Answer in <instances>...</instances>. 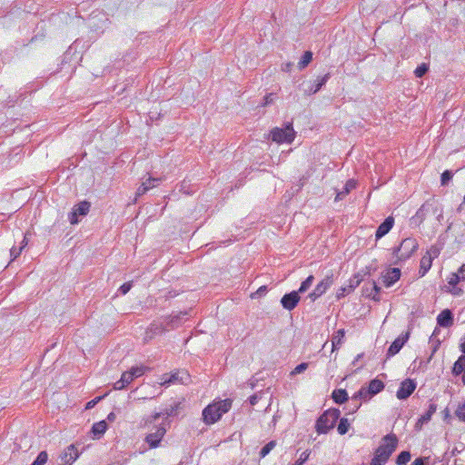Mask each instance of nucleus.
<instances>
[{
  "label": "nucleus",
  "instance_id": "31",
  "mask_svg": "<svg viewBox=\"0 0 465 465\" xmlns=\"http://www.w3.org/2000/svg\"><path fill=\"white\" fill-rule=\"evenodd\" d=\"M411 455L410 451H401L396 459L397 465H406L411 460Z\"/></svg>",
  "mask_w": 465,
  "mask_h": 465
},
{
  "label": "nucleus",
  "instance_id": "2",
  "mask_svg": "<svg viewBox=\"0 0 465 465\" xmlns=\"http://www.w3.org/2000/svg\"><path fill=\"white\" fill-rule=\"evenodd\" d=\"M232 408V401L226 399L213 402L205 407L203 411V419L206 424H213Z\"/></svg>",
  "mask_w": 465,
  "mask_h": 465
},
{
  "label": "nucleus",
  "instance_id": "13",
  "mask_svg": "<svg viewBox=\"0 0 465 465\" xmlns=\"http://www.w3.org/2000/svg\"><path fill=\"white\" fill-rule=\"evenodd\" d=\"M409 336H410L409 332L401 334L391 344V346H390V348L388 349V351H387V356L391 357V356H394L395 354H397L401 351V349L403 347L405 342L408 341Z\"/></svg>",
  "mask_w": 465,
  "mask_h": 465
},
{
  "label": "nucleus",
  "instance_id": "52",
  "mask_svg": "<svg viewBox=\"0 0 465 465\" xmlns=\"http://www.w3.org/2000/svg\"><path fill=\"white\" fill-rule=\"evenodd\" d=\"M424 205L421 206V208H420L418 210V212L416 213V215L411 219V223H416L418 220L421 219L422 215H423V211H424Z\"/></svg>",
  "mask_w": 465,
  "mask_h": 465
},
{
  "label": "nucleus",
  "instance_id": "3",
  "mask_svg": "<svg viewBox=\"0 0 465 465\" xmlns=\"http://www.w3.org/2000/svg\"><path fill=\"white\" fill-rule=\"evenodd\" d=\"M340 418V411L338 409H329L324 411L317 420L315 424L316 431L319 434H325L333 429L335 423Z\"/></svg>",
  "mask_w": 465,
  "mask_h": 465
},
{
  "label": "nucleus",
  "instance_id": "8",
  "mask_svg": "<svg viewBox=\"0 0 465 465\" xmlns=\"http://www.w3.org/2000/svg\"><path fill=\"white\" fill-rule=\"evenodd\" d=\"M91 204L89 202L84 201L74 205L72 212L69 213L70 223L74 224L78 223L77 216H84L88 213Z\"/></svg>",
  "mask_w": 465,
  "mask_h": 465
},
{
  "label": "nucleus",
  "instance_id": "26",
  "mask_svg": "<svg viewBox=\"0 0 465 465\" xmlns=\"http://www.w3.org/2000/svg\"><path fill=\"white\" fill-rule=\"evenodd\" d=\"M28 242L25 235L23 237L19 248L13 246L10 250L11 261H15L22 252L23 249L27 245Z\"/></svg>",
  "mask_w": 465,
  "mask_h": 465
},
{
  "label": "nucleus",
  "instance_id": "4",
  "mask_svg": "<svg viewBox=\"0 0 465 465\" xmlns=\"http://www.w3.org/2000/svg\"><path fill=\"white\" fill-rule=\"evenodd\" d=\"M418 242L415 238L408 237L401 241L398 247L393 249V254L400 260H406L417 250Z\"/></svg>",
  "mask_w": 465,
  "mask_h": 465
},
{
  "label": "nucleus",
  "instance_id": "62",
  "mask_svg": "<svg viewBox=\"0 0 465 465\" xmlns=\"http://www.w3.org/2000/svg\"><path fill=\"white\" fill-rule=\"evenodd\" d=\"M292 66L291 63L286 64L285 68H283L284 71H289Z\"/></svg>",
  "mask_w": 465,
  "mask_h": 465
},
{
  "label": "nucleus",
  "instance_id": "42",
  "mask_svg": "<svg viewBox=\"0 0 465 465\" xmlns=\"http://www.w3.org/2000/svg\"><path fill=\"white\" fill-rule=\"evenodd\" d=\"M129 372L131 373V375L134 379V378L142 376L144 373V368L142 367V366L141 367H138V366L133 367V368H131Z\"/></svg>",
  "mask_w": 465,
  "mask_h": 465
},
{
  "label": "nucleus",
  "instance_id": "9",
  "mask_svg": "<svg viewBox=\"0 0 465 465\" xmlns=\"http://www.w3.org/2000/svg\"><path fill=\"white\" fill-rule=\"evenodd\" d=\"M416 389V382L413 380H404L397 391L396 396L399 400H405L409 398Z\"/></svg>",
  "mask_w": 465,
  "mask_h": 465
},
{
  "label": "nucleus",
  "instance_id": "47",
  "mask_svg": "<svg viewBox=\"0 0 465 465\" xmlns=\"http://www.w3.org/2000/svg\"><path fill=\"white\" fill-rule=\"evenodd\" d=\"M267 292V287L265 285L261 286L254 293L251 295L252 298H259L264 295Z\"/></svg>",
  "mask_w": 465,
  "mask_h": 465
},
{
  "label": "nucleus",
  "instance_id": "16",
  "mask_svg": "<svg viewBox=\"0 0 465 465\" xmlns=\"http://www.w3.org/2000/svg\"><path fill=\"white\" fill-rule=\"evenodd\" d=\"M401 277V271L398 268H392L389 270L384 275H382V282L386 287L391 286Z\"/></svg>",
  "mask_w": 465,
  "mask_h": 465
},
{
  "label": "nucleus",
  "instance_id": "34",
  "mask_svg": "<svg viewBox=\"0 0 465 465\" xmlns=\"http://www.w3.org/2000/svg\"><path fill=\"white\" fill-rule=\"evenodd\" d=\"M371 292L368 293L367 295L374 301H380L379 294L381 292V288L376 284L375 282H371Z\"/></svg>",
  "mask_w": 465,
  "mask_h": 465
},
{
  "label": "nucleus",
  "instance_id": "28",
  "mask_svg": "<svg viewBox=\"0 0 465 465\" xmlns=\"http://www.w3.org/2000/svg\"><path fill=\"white\" fill-rule=\"evenodd\" d=\"M332 399L336 403L341 404L348 400V394L345 390H334L332 392Z\"/></svg>",
  "mask_w": 465,
  "mask_h": 465
},
{
  "label": "nucleus",
  "instance_id": "25",
  "mask_svg": "<svg viewBox=\"0 0 465 465\" xmlns=\"http://www.w3.org/2000/svg\"><path fill=\"white\" fill-rule=\"evenodd\" d=\"M372 395L370 393L367 388L361 387L352 397L351 401H358L360 400L367 401L371 399Z\"/></svg>",
  "mask_w": 465,
  "mask_h": 465
},
{
  "label": "nucleus",
  "instance_id": "32",
  "mask_svg": "<svg viewBox=\"0 0 465 465\" xmlns=\"http://www.w3.org/2000/svg\"><path fill=\"white\" fill-rule=\"evenodd\" d=\"M350 428L349 420L346 418H341L337 427L339 434L344 435L348 432Z\"/></svg>",
  "mask_w": 465,
  "mask_h": 465
},
{
  "label": "nucleus",
  "instance_id": "18",
  "mask_svg": "<svg viewBox=\"0 0 465 465\" xmlns=\"http://www.w3.org/2000/svg\"><path fill=\"white\" fill-rule=\"evenodd\" d=\"M437 411V404L430 402L429 408L425 413H423L418 420L415 427L420 429L422 424L429 422L431 420L432 415Z\"/></svg>",
  "mask_w": 465,
  "mask_h": 465
},
{
  "label": "nucleus",
  "instance_id": "46",
  "mask_svg": "<svg viewBox=\"0 0 465 465\" xmlns=\"http://www.w3.org/2000/svg\"><path fill=\"white\" fill-rule=\"evenodd\" d=\"M309 456L310 453L308 451H303L293 465H302L309 459Z\"/></svg>",
  "mask_w": 465,
  "mask_h": 465
},
{
  "label": "nucleus",
  "instance_id": "29",
  "mask_svg": "<svg viewBox=\"0 0 465 465\" xmlns=\"http://www.w3.org/2000/svg\"><path fill=\"white\" fill-rule=\"evenodd\" d=\"M107 429V424L104 420H101L93 425L92 431L95 436L103 435Z\"/></svg>",
  "mask_w": 465,
  "mask_h": 465
},
{
  "label": "nucleus",
  "instance_id": "24",
  "mask_svg": "<svg viewBox=\"0 0 465 465\" xmlns=\"http://www.w3.org/2000/svg\"><path fill=\"white\" fill-rule=\"evenodd\" d=\"M464 371H465V355H461L455 361L453 368H452V373H453V375L458 376Z\"/></svg>",
  "mask_w": 465,
  "mask_h": 465
},
{
  "label": "nucleus",
  "instance_id": "11",
  "mask_svg": "<svg viewBox=\"0 0 465 465\" xmlns=\"http://www.w3.org/2000/svg\"><path fill=\"white\" fill-rule=\"evenodd\" d=\"M79 457L78 450L74 444L66 447L60 455V460L62 464H73Z\"/></svg>",
  "mask_w": 465,
  "mask_h": 465
},
{
  "label": "nucleus",
  "instance_id": "14",
  "mask_svg": "<svg viewBox=\"0 0 465 465\" xmlns=\"http://www.w3.org/2000/svg\"><path fill=\"white\" fill-rule=\"evenodd\" d=\"M165 331L163 323H152L145 331L143 341L148 342L153 340L156 335Z\"/></svg>",
  "mask_w": 465,
  "mask_h": 465
},
{
  "label": "nucleus",
  "instance_id": "12",
  "mask_svg": "<svg viewBox=\"0 0 465 465\" xmlns=\"http://www.w3.org/2000/svg\"><path fill=\"white\" fill-rule=\"evenodd\" d=\"M300 299L299 292L292 291L282 297L281 304L285 310L292 311L297 306Z\"/></svg>",
  "mask_w": 465,
  "mask_h": 465
},
{
  "label": "nucleus",
  "instance_id": "53",
  "mask_svg": "<svg viewBox=\"0 0 465 465\" xmlns=\"http://www.w3.org/2000/svg\"><path fill=\"white\" fill-rule=\"evenodd\" d=\"M460 281L465 280V264H462L457 272H455Z\"/></svg>",
  "mask_w": 465,
  "mask_h": 465
},
{
  "label": "nucleus",
  "instance_id": "40",
  "mask_svg": "<svg viewBox=\"0 0 465 465\" xmlns=\"http://www.w3.org/2000/svg\"><path fill=\"white\" fill-rule=\"evenodd\" d=\"M455 415L459 418V420L465 421V401L458 406L455 411Z\"/></svg>",
  "mask_w": 465,
  "mask_h": 465
},
{
  "label": "nucleus",
  "instance_id": "49",
  "mask_svg": "<svg viewBox=\"0 0 465 465\" xmlns=\"http://www.w3.org/2000/svg\"><path fill=\"white\" fill-rule=\"evenodd\" d=\"M104 397V395L99 396V397H96L94 400L88 401L85 405V409L90 410V409L94 408Z\"/></svg>",
  "mask_w": 465,
  "mask_h": 465
},
{
  "label": "nucleus",
  "instance_id": "23",
  "mask_svg": "<svg viewBox=\"0 0 465 465\" xmlns=\"http://www.w3.org/2000/svg\"><path fill=\"white\" fill-rule=\"evenodd\" d=\"M394 224V218L392 216L387 217L377 228L375 232H389Z\"/></svg>",
  "mask_w": 465,
  "mask_h": 465
},
{
  "label": "nucleus",
  "instance_id": "55",
  "mask_svg": "<svg viewBox=\"0 0 465 465\" xmlns=\"http://www.w3.org/2000/svg\"><path fill=\"white\" fill-rule=\"evenodd\" d=\"M8 54L7 51H2L0 52V70L3 67V64H5L6 56Z\"/></svg>",
  "mask_w": 465,
  "mask_h": 465
},
{
  "label": "nucleus",
  "instance_id": "35",
  "mask_svg": "<svg viewBox=\"0 0 465 465\" xmlns=\"http://www.w3.org/2000/svg\"><path fill=\"white\" fill-rule=\"evenodd\" d=\"M48 460L46 451H41L31 465H45Z\"/></svg>",
  "mask_w": 465,
  "mask_h": 465
},
{
  "label": "nucleus",
  "instance_id": "37",
  "mask_svg": "<svg viewBox=\"0 0 465 465\" xmlns=\"http://www.w3.org/2000/svg\"><path fill=\"white\" fill-rule=\"evenodd\" d=\"M276 443L274 440H271L265 446H263L260 451L261 458H264L270 453V451L275 447Z\"/></svg>",
  "mask_w": 465,
  "mask_h": 465
},
{
  "label": "nucleus",
  "instance_id": "56",
  "mask_svg": "<svg viewBox=\"0 0 465 465\" xmlns=\"http://www.w3.org/2000/svg\"><path fill=\"white\" fill-rule=\"evenodd\" d=\"M161 415H162V413H161V412H155V413H153L150 418H148V419L145 420V423L153 422V421L157 420L161 417Z\"/></svg>",
  "mask_w": 465,
  "mask_h": 465
},
{
  "label": "nucleus",
  "instance_id": "44",
  "mask_svg": "<svg viewBox=\"0 0 465 465\" xmlns=\"http://www.w3.org/2000/svg\"><path fill=\"white\" fill-rule=\"evenodd\" d=\"M153 185H147L146 183H143L137 189L136 194L138 196L144 194L147 191L153 188Z\"/></svg>",
  "mask_w": 465,
  "mask_h": 465
},
{
  "label": "nucleus",
  "instance_id": "38",
  "mask_svg": "<svg viewBox=\"0 0 465 465\" xmlns=\"http://www.w3.org/2000/svg\"><path fill=\"white\" fill-rule=\"evenodd\" d=\"M453 177V173L450 170H446L441 173L440 183L441 185H447Z\"/></svg>",
  "mask_w": 465,
  "mask_h": 465
},
{
  "label": "nucleus",
  "instance_id": "22",
  "mask_svg": "<svg viewBox=\"0 0 465 465\" xmlns=\"http://www.w3.org/2000/svg\"><path fill=\"white\" fill-rule=\"evenodd\" d=\"M345 335V331L343 329L338 330L331 338V346L332 351L337 350L339 346L342 343L343 338Z\"/></svg>",
  "mask_w": 465,
  "mask_h": 465
},
{
  "label": "nucleus",
  "instance_id": "10",
  "mask_svg": "<svg viewBox=\"0 0 465 465\" xmlns=\"http://www.w3.org/2000/svg\"><path fill=\"white\" fill-rule=\"evenodd\" d=\"M165 433L166 429L163 426H159L154 432L149 433L145 437V441L151 449L157 448Z\"/></svg>",
  "mask_w": 465,
  "mask_h": 465
},
{
  "label": "nucleus",
  "instance_id": "50",
  "mask_svg": "<svg viewBox=\"0 0 465 465\" xmlns=\"http://www.w3.org/2000/svg\"><path fill=\"white\" fill-rule=\"evenodd\" d=\"M121 379L123 380L124 382L126 383V385H128L129 383H131L133 381H134V378L133 376L131 375V373L128 371H125L122 374V377Z\"/></svg>",
  "mask_w": 465,
  "mask_h": 465
},
{
  "label": "nucleus",
  "instance_id": "58",
  "mask_svg": "<svg viewBox=\"0 0 465 465\" xmlns=\"http://www.w3.org/2000/svg\"><path fill=\"white\" fill-rule=\"evenodd\" d=\"M159 179L155 178H149L144 183H147V185H153V187L158 183Z\"/></svg>",
  "mask_w": 465,
  "mask_h": 465
},
{
  "label": "nucleus",
  "instance_id": "43",
  "mask_svg": "<svg viewBox=\"0 0 465 465\" xmlns=\"http://www.w3.org/2000/svg\"><path fill=\"white\" fill-rule=\"evenodd\" d=\"M275 98H276L275 93L267 94L263 98L262 105L267 106V105L273 104Z\"/></svg>",
  "mask_w": 465,
  "mask_h": 465
},
{
  "label": "nucleus",
  "instance_id": "27",
  "mask_svg": "<svg viewBox=\"0 0 465 465\" xmlns=\"http://www.w3.org/2000/svg\"><path fill=\"white\" fill-rule=\"evenodd\" d=\"M432 263V259L426 254L420 260V271L421 276H424L425 273L430 269Z\"/></svg>",
  "mask_w": 465,
  "mask_h": 465
},
{
  "label": "nucleus",
  "instance_id": "61",
  "mask_svg": "<svg viewBox=\"0 0 465 465\" xmlns=\"http://www.w3.org/2000/svg\"><path fill=\"white\" fill-rule=\"evenodd\" d=\"M114 419H115V414H114V412H111V413H109V414H108V416H107V420H111V421H112V420H114Z\"/></svg>",
  "mask_w": 465,
  "mask_h": 465
},
{
  "label": "nucleus",
  "instance_id": "5",
  "mask_svg": "<svg viewBox=\"0 0 465 465\" xmlns=\"http://www.w3.org/2000/svg\"><path fill=\"white\" fill-rule=\"evenodd\" d=\"M295 137L292 123H286L283 128L275 127L271 131V138L278 143H291Z\"/></svg>",
  "mask_w": 465,
  "mask_h": 465
},
{
  "label": "nucleus",
  "instance_id": "30",
  "mask_svg": "<svg viewBox=\"0 0 465 465\" xmlns=\"http://www.w3.org/2000/svg\"><path fill=\"white\" fill-rule=\"evenodd\" d=\"M312 60V53L311 51H306L302 54L300 62L298 63L299 68L302 70L305 68Z\"/></svg>",
  "mask_w": 465,
  "mask_h": 465
},
{
  "label": "nucleus",
  "instance_id": "41",
  "mask_svg": "<svg viewBox=\"0 0 465 465\" xmlns=\"http://www.w3.org/2000/svg\"><path fill=\"white\" fill-rule=\"evenodd\" d=\"M440 252V249L433 245L427 251L426 255L430 256V258L433 260L439 256Z\"/></svg>",
  "mask_w": 465,
  "mask_h": 465
},
{
  "label": "nucleus",
  "instance_id": "33",
  "mask_svg": "<svg viewBox=\"0 0 465 465\" xmlns=\"http://www.w3.org/2000/svg\"><path fill=\"white\" fill-rule=\"evenodd\" d=\"M314 281V277L312 275L308 276L301 284L299 290V293L305 292L312 285Z\"/></svg>",
  "mask_w": 465,
  "mask_h": 465
},
{
  "label": "nucleus",
  "instance_id": "57",
  "mask_svg": "<svg viewBox=\"0 0 465 465\" xmlns=\"http://www.w3.org/2000/svg\"><path fill=\"white\" fill-rule=\"evenodd\" d=\"M428 458H417L411 465H424V461Z\"/></svg>",
  "mask_w": 465,
  "mask_h": 465
},
{
  "label": "nucleus",
  "instance_id": "17",
  "mask_svg": "<svg viewBox=\"0 0 465 465\" xmlns=\"http://www.w3.org/2000/svg\"><path fill=\"white\" fill-rule=\"evenodd\" d=\"M186 315V312H179L175 315H170L164 319L163 326L165 327V331L170 329H175L179 327L182 323V317Z\"/></svg>",
  "mask_w": 465,
  "mask_h": 465
},
{
  "label": "nucleus",
  "instance_id": "36",
  "mask_svg": "<svg viewBox=\"0 0 465 465\" xmlns=\"http://www.w3.org/2000/svg\"><path fill=\"white\" fill-rule=\"evenodd\" d=\"M429 71V65L427 64H420L414 71V74L416 77L420 78L424 76Z\"/></svg>",
  "mask_w": 465,
  "mask_h": 465
},
{
  "label": "nucleus",
  "instance_id": "20",
  "mask_svg": "<svg viewBox=\"0 0 465 465\" xmlns=\"http://www.w3.org/2000/svg\"><path fill=\"white\" fill-rule=\"evenodd\" d=\"M356 187V182L354 180H348L343 186V190L337 193L335 202L342 200L352 189Z\"/></svg>",
  "mask_w": 465,
  "mask_h": 465
},
{
  "label": "nucleus",
  "instance_id": "6",
  "mask_svg": "<svg viewBox=\"0 0 465 465\" xmlns=\"http://www.w3.org/2000/svg\"><path fill=\"white\" fill-rule=\"evenodd\" d=\"M168 374L163 375L162 378V384L167 385L171 383L186 384L190 381V375L186 371H177L172 373L168 378Z\"/></svg>",
  "mask_w": 465,
  "mask_h": 465
},
{
  "label": "nucleus",
  "instance_id": "64",
  "mask_svg": "<svg viewBox=\"0 0 465 465\" xmlns=\"http://www.w3.org/2000/svg\"><path fill=\"white\" fill-rule=\"evenodd\" d=\"M462 382H463V384H465V371H464V374L462 376Z\"/></svg>",
  "mask_w": 465,
  "mask_h": 465
},
{
  "label": "nucleus",
  "instance_id": "15",
  "mask_svg": "<svg viewBox=\"0 0 465 465\" xmlns=\"http://www.w3.org/2000/svg\"><path fill=\"white\" fill-rule=\"evenodd\" d=\"M331 74L327 73L321 78H318L313 84H311L308 89L304 90L305 94L308 95L316 94L319 92L322 87L327 83V81L330 79Z\"/></svg>",
  "mask_w": 465,
  "mask_h": 465
},
{
  "label": "nucleus",
  "instance_id": "21",
  "mask_svg": "<svg viewBox=\"0 0 465 465\" xmlns=\"http://www.w3.org/2000/svg\"><path fill=\"white\" fill-rule=\"evenodd\" d=\"M368 391L373 396L379 392H381L384 389V383L378 379H373L370 381L368 386Z\"/></svg>",
  "mask_w": 465,
  "mask_h": 465
},
{
  "label": "nucleus",
  "instance_id": "45",
  "mask_svg": "<svg viewBox=\"0 0 465 465\" xmlns=\"http://www.w3.org/2000/svg\"><path fill=\"white\" fill-rule=\"evenodd\" d=\"M132 286V282H124L123 285L120 286L118 292H121V294L125 295L131 290Z\"/></svg>",
  "mask_w": 465,
  "mask_h": 465
},
{
  "label": "nucleus",
  "instance_id": "54",
  "mask_svg": "<svg viewBox=\"0 0 465 465\" xmlns=\"http://www.w3.org/2000/svg\"><path fill=\"white\" fill-rule=\"evenodd\" d=\"M127 385L125 382L123 381L122 379H120L119 381H117L116 382H114V390H123L124 388H125Z\"/></svg>",
  "mask_w": 465,
  "mask_h": 465
},
{
  "label": "nucleus",
  "instance_id": "39",
  "mask_svg": "<svg viewBox=\"0 0 465 465\" xmlns=\"http://www.w3.org/2000/svg\"><path fill=\"white\" fill-rule=\"evenodd\" d=\"M309 363L308 362H302L299 365H297L291 372V375H296L300 374L303 371H305L308 369Z\"/></svg>",
  "mask_w": 465,
  "mask_h": 465
},
{
  "label": "nucleus",
  "instance_id": "59",
  "mask_svg": "<svg viewBox=\"0 0 465 465\" xmlns=\"http://www.w3.org/2000/svg\"><path fill=\"white\" fill-rule=\"evenodd\" d=\"M258 400H259V398H258V396H257V395H252V396H251V397H250V399H249L250 403H251L252 405H255V404L258 402Z\"/></svg>",
  "mask_w": 465,
  "mask_h": 465
},
{
  "label": "nucleus",
  "instance_id": "7",
  "mask_svg": "<svg viewBox=\"0 0 465 465\" xmlns=\"http://www.w3.org/2000/svg\"><path fill=\"white\" fill-rule=\"evenodd\" d=\"M332 275L326 276L316 285L314 290L311 293H309L308 297L311 299V301H315L322 294H324L327 292V290L332 285Z\"/></svg>",
  "mask_w": 465,
  "mask_h": 465
},
{
  "label": "nucleus",
  "instance_id": "1",
  "mask_svg": "<svg viewBox=\"0 0 465 465\" xmlns=\"http://www.w3.org/2000/svg\"><path fill=\"white\" fill-rule=\"evenodd\" d=\"M398 438L395 434L390 433L381 439L380 446L375 450L370 465H385L391 454L398 446Z\"/></svg>",
  "mask_w": 465,
  "mask_h": 465
},
{
  "label": "nucleus",
  "instance_id": "51",
  "mask_svg": "<svg viewBox=\"0 0 465 465\" xmlns=\"http://www.w3.org/2000/svg\"><path fill=\"white\" fill-rule=\"evenodd\" d=\"M351 288H352V286H349L348 288L347 287L341 288L337 292V298L340 299L341 297H343L346 292L348 293L351 292Z\"/></svg>",
  "mask_w": 465,
  "mask_h": 465
},
{
  "label": "nucleus",
  "instance_id": "48",
  "mask_svg": "<svg viewBox=\"0 0 465 465\" xmlns=\"http://www.w3.org/2000/svg\"><path fill=\"white\" fill-rule=\"evenodd\" d=\"M460 282V280L459 279V276L455 272L451 273L448 279V283L451 286L457 285Z\"/></svg>",
  "mask_w": 465,
  "mask_h": 465
},
{
  "label": "nucleus",
  "instance_id": "63",
  "mask_svg": "<svg viewBox=\"0 0 465 465\" xmlns=\"http://www.w3.org/2000/svg\"><path fill=\"white\" fill-rule=\"evenodd\" d=\"M385 234H376V239L379 240L381 239L382 236H384Z\"/></svg>",
  "mask_w": 465,
  "mask_h": 465
},
{
  "label": "nucleus",
  "instance_id": "60",
  "mask_svg": "<svg viewBox=\"0 0 465 465\" xmlns=\"http://www.w3.org/2000/svg\"><path fill=\"white\" fill-rule=\"evenodd\" d=\"M361 406V403L358 402V401H355V404L353 406H351V412H354L356 411Z\"/></svg>",
  "mask_w": 465,
  "mask_h": 465
},
{
  "label": "nucleus",
  "instance_id": "19",
  "mask_svg": "<svg viewBox=\"0 0 465 465\" xmlns=\"http://www.w3.org/2000/svg\"><path fill=\"white\" fill-rule=\"evenodd\" d=\"M437 322L441 327H450L453 324L452 312L449 310H443L437 317Z\"/></svg>",
  "mask_w": 465,
  "mask_h": 465
}]
</instances>
